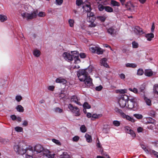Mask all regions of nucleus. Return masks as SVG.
Instances as JSON below:
<instances>
[{
	"mask_svg": "<svg viewBox=\"0 0 158 158\" xmlns=\"http://www.w3.org/2000/svg\"><path fill=\"white\" fill-rule=\"evenodd\" d=\"M77 76L81 81L84 83L85 87H88L93 84L92 80L88 75L86 69H80L77 72Z\"/></svg>",
	"mask_w": 158,
	"mask_h": 158,
	"instance_id": "obj_1",
	"label": "nucleus"
},
{
	"mask_svg": "<svg viewBox=\"0 0 158 158\" xmlns=\"http://www.w3.org/2000/svg\"><path fill=\"white\" fill-rule=\"evenodd\" d=\"M96 19L94 14L93 12L87 13L86 19L87 22L89 23V27H94L97 26V23L95 21Z\"/></svg>",
	"mask_w": 158,
	"mask_h": 158,
	"instance_id": "obj_2",
	"label": "nucleus"
},
{
	"mask_svg": "<svg viewBox=\"0 0 158 158\" xmlns=\"http://www.w3.org/2000/svg\"><path fill=\"white\" fill-rule=\"evenodd\" d=\"M127 106L126 107L130 109H133L134 110H137L138 108V105L135 98H132L129 99L127 102Z\"/></svg>",
	"mask_w": 158,
	"mask_h": 158,
	"instance_id": "obj_3",
	"label": "nucleus"
},
{
	"mask_svg": "<svg viewBox=\"0 0 158 158\" xmlns=\"http://www.w3.org/2000/svg\"><path fill=\"white\" fill-rule=\"evenodd\" d=\"M49 151L47 149H44L40 144H37L35 145L34 148V154H37L40 153L41 155H43L49 153Z\"/></svg>",
	"mask_w": 158,
	"mask_h": 158,
	"instance_id": "obj_4",
	"label": "nucleus"
},
{
	"mask_svg": "<svg viewBox=\"0 0 158 158\" xmlns=\"http://www.w3.org/2000/svg\"><path fill=\"white\" fill-rule=\"evenodd\" d=\"M21 143H19L18 144H15L14 146V149L16 153L20 155H23L26 152L23 146H21Z\"/></svg>",
	"mask_w": 158,
	"mask_h": 158,
	"instance_id": "obj_5",
	"label": "nucleus"
},
{
	"mask_svg": "<svg viewBox=\"0 0 158 158\" xmlns=\"http://www.w3.org/2000/svg\"><path fill=\"white\" fill-rule=\"evenodd\" d=\"M128 99V96L125 94L122 95L118 100L119 106L122 108L126 107L127 102Z\"/></svg>",
	"mask_w": 158,
	"mask_h": 158,
	"instance_id": "obj_6",
	"label": "nucleus"
},
{
	"mask_svg": "<svg viewBox=\"0 0 158 158\" xmlns=\"http://www.w3.org/2000/svg\"><path fill=\"white\" fill-rule=\"evenodd\" d=\"M72 55H71L70 53L67 52H65L63 54V56L64 59L68 61H70L73 60L74 55L73 54H76L77 53V52L76 51H71Z\"/></svg>",
	"mask_w": 158,
	"mask_h": 158,
	"instance_id": "obj_7",
	"label": "nucleus"
},
{
	"mask_svg": "<svg viewBox=\"0 0 158 158\" xmlns=\"http://www.w3.org/2000/svg\"><path fill=\"white\" fill-rule=\"evenodd\" d=\"M68 108L76 116H78L80 115V110L77 107L73 106L72 104H69L68 106Z\"/></svg>",
	"mask_w": 158,
	"mask_h": 158,
	"instance_id": "obj_8",
	"label": "nucleus"
},
{
	"mask_svg": "<svg viewBox=\"0 0 158 158\" xmlns=\"http://www.w3.org/2000/svg\"><path fill=\"white\" fill-rule=\"evenodd\" d=\"M134 31L137 35H141L144 33L142 29L139 26H135L134 28Z\"/></svg>",
	"mask_w": 158,
	"mask_h": 158,
	"instance_id": "obj_9",
	"label": "nucleus"
},
{
	"mask_svg": "<svg viewBox=\"0 0 158 158\" xmlns=\"http://www.w3.org/2000/svg\"><path fill=\"white\" fill-rule=\"evenodd\" d=\"M25 153L27 155H35L34 153L32 147L29 146L28 148L25 149Z\"/></svg>",
	"mask_w": 158,
	"mask_h": 158,
	"instance_id": "obj_10",
	"label": "nucleus"
},
{
	"mask_svg": "<svg viewBox=\"0 0 158 158\" xmlns=\"http://www.w3.org/2000/svg\"><path fill=\"white\" fill-rule=\"evenodd\" d=\"M82 8L84 10L88 13L91 12V8L89 3L84 4L82 6Z\"/></svg>",
	"mask_w": 158,
	"mask_h": 158,
	"instance_id": "obj_11",
	"label": "nucleus"
},
{
	"mask_svg": "<svg viewBox=\"0 0 158 158\" xmlns=\"http://www.w3.org/2000/svg\"><path fill=\"white\" fill-rule=\"evenodd\" d=\"M79 100L80 99L75 95L73 96L71 98V101L72 102H74L79 106H81L82 104L79 102Z\"/></svg>",
	"mask_w": 158,
	"mask_h": 158,
	"instance_id": "obj_12",
	"label": "nucleus"
},
{
	"mask_svg": "<svg viewBox=\"0 0 158 158\" xmlns=\"http://www.w3.org/2000/svg\"><path fill=\"white\" fill-rule=\"evenodd\" d=\"M122 117L124 119L128 120L131 122L134 123L135 122V119L133 118L130 117L128 115H126L124 113L123 114Z\"/></svg>",
	"mask_w": 158,
	"mask_h": 158,
	"instance_id": "obj_13",
	"label": "nucleus"
},
{
	"mask_svg": "<svg viewBox=\"0 0 158 158\" xmlns=\"http://www.w3.org/2000/svg\"><path fill=\"white\" fill-rule=\"evenodd\" d=\"M125 5L127 8L129 10H135L137 9V6H136L135 5L130 2H128Z\"/></svg>",
	"mask_w": 158,
	"mask_h": 158,
	"instance_id": "obj_14",
	"label": "nucleus"
},
{
	"mask_svg": "<svg viewBox=\"0 0 158 158\" xmlns=\"http://www.w3.org/2000/svg\"><path fill=\"white\" fill-rule=\"evenodd\" d=\"M107 32L112 36H114L116 34V31L114 27H110L107 29Z\"/></svg>",
	"mask_w": 158,
	"mask_h": 158,
	"instance_id": "obj_15",
	"label": "nucleus"
},
{
	"mask_svg": "<svg viewBox=\"0 0 158 158\" xmlns=\"http://www.w3.org/2000/svg\"><path fill=\"white\" fill-rule=\"evenodd\" d=\"M56 82L57 83H62L63 84H65L67 82L65 79L61 77L56 78Z\"/></svg>",
	"mask_w": 158,
	"mask_h": 158,
	"instance_id": "obj_16",
	"label": "nucleus"
},
{
	"mask_svg": "<svg viewBox=\"0 0 158 158\" xmlns=\"http://www.w3.org/2000/svg\"><path fill=\"white\" fill-rule=\"evenodd\" d=\"M37 15V14L35 11L31 14L28 13L27 20L35 18L36 17Z\"/></svg>",
	"mask_w": 158,
	"mask_h": 158,
	"instance_id": "obj_17",
	"label": "nucleus"
},
{
	"mask_svg": "<svg viewBox=\"0 0 158 158\" xmlns=\"http://www.w3.org/2000/svg\"><path fill=\"white\" fill-rule=\"evenodd\" d=\"M106 60H107L106 58H103L101 60L100 63L102 65H103L106 68H109V66L106 63Z\"/></svg>",
	"mask_w": 158,
	"mask_h": 158,
	"instance_id": "obj_18",
	"label": "nucleus"
},
{
	"mask_svg": "<svg viewBox=\"0 0 158 158\" xmlns=\"http://www.w3.org/2000/svg\"><path fill=\"white\" fill-rule=\"evenodd\" d=\"M145 37L148 41H150L154 37V35L152 33H148L146 35Z\"/></svg>",
	"mask_w": 158,
	"mask_h": 158,
	"instance_id": "obj_19",
	"label": "nucleus"
},
{
	"mask_svg": "<svg viewBox=\"0 0 158 158\" xmlns=\"http://www.w3.org/2000/svg\"><path fill=\"white\" fill-rule=\"evenodd\" d=\"M33 54L36 57H38L41 54L40 51L37 49H35L33 51Z\"/></svg>",
	"mask_w": 158,
	"mask_h": 158,
	"instance_id": "obj_20",
	"label": "nucleus"
},
{
	"mask_svg": "<svg viewBox=\"0 0 158 158\" xmlns=\"http://www.w3.org/2000/svg\"><path fill=\"white\" fill-rule=\"evenodd\" d=\"M153 73L151 70H146L145 71L144 74L146 76L150 77L152 75Z\"/></svg>",
	"mask_w": 158,
	"mask_h": 158,
	"instance_id": "obj_21",
	"label": "nucleus"
},
{
	"mask_svg": "<svg viewBox=\"0 0 158 158\" xmlns=\"http://www.w3.org/2000/svg\"><path fill=\"white\" fill-rule=\"evenodd\" d=\"M110 4L111 5L113 6H119L120 4L119 2L114 0H111Z\"/></svg>",
	"mask_w": 158,
	"mask_h": 158,
	"instance_id": "obj_22",
	"label": "nucleus"
},
{
	"mask_svg": "<svg viewBox=\"0 0 158 158\" xmlns=\"http://www.w3.org/2000/svg\"><path fill=\"white\" fill-rule=\"evenodd\" d=\"M125 66L127 68H134L137 67V64L135 63H128L125 64Z\"/></svg>",
	"mask_w": 158,
	"mask_h": 158,
	"instance_id": "obj_23",
	"label": "nucleus"
},
{
	"mask_svg": "<svg viewBox=\"0 0 158 158\" xmlns=\"http://www.w3.org/2000/svg\"><path fill=\"white\" fill-rule=\"evenodd\" d=\"M102 116V114H93L92 116L91 119L94 120Z\"/></svg>",
	"mask_w": 158,
	"mask_h": 158,
	"instance_id": "obj_24",
	"label": "nucleus"
},
{
	"mask_svg": "<svg viewBox=\"0 0 158 158\" xmlns=\"http://www.w3.org/2000/svg\"><path fill=\"white\" fill-rule=\"evenodd\" d=\"M153 90L155 94L158 95V84H155L154 85Z\"/></svg>",
	"mask_w": 158,
	"mask_h": 158,
	"instance_id": "obj_25",
	"label": "nucleus"
},
{
	"mask_svg": "<svg viewBox=\"0 0 158 158\" xmlns=\"http://www.w3.org/2000/svg\"><path fill=\"white\" fill-rule=\"evenodd\" d=\"M96 51V53L98 55L102 54L103 52L102 49L98 46L97 48Z\"/></svg>",
	"mask_w": 158,
	"mask_h": 158,
	"instance_id": "obj_26",
	"label": "nucleus"
},
{
	"mask_svg": "<svg viewBox=\"0 0 158 158\" xmlns=\"http://www.w3.org/2000/svg\"><path fill=\"white\" fill-rule=\"evenodd\" d=\"M7 19V17L3 15H0V21L1 22H3Z\"/></svg>",
	"mask_w": 158,
	"mask_h": 158,
	"instance_id": "obj_27",
	"label": "nucleus"
},
{
	"mask_svg": "<svg viewBox=\"0 0 158 158\" xmlns=\"http://www.w3.org/2000/svg\"><path fill=\"white\" fill-rule=\"evenodd\" d=\"M105 10L108 12H112L113 11V9L110 6H105Z\"/></svg>",
	"mask_w": 158,
	"mask_h": 158,
	"instance_id": "obj_28",
	"label": "nucleus"
},
{
	"mask_svg": "<svg viewBox=\"0 0 158 158\" xmlns=\"http://www.w3.org/2000/svg\"><path fill=\"white\" fill-rule=\"evenodd\" d=\"M117 93H119L120 94H124L127 92V90L126 89H121L116 90Z\"/></svg>",
	"mask_w": 158,
	"mask_h": 158,
	"instance_id": "obj_29",
	"label": "nucleus"
},
{
	"mask_svg": "<svg viewBox=\"0 0 158 158\" xmlns=\"http://www.w3.org/2000/svg\"><path fill=\"white\" fill-rule=\"evenodd\" d=\"M147 123H152L153 124V125H154V126H152V128H153L154 127V123L155 122V121L154 119H152L151 118H147Z\"/></svg>",
	"mask_w": 158,
	"mask_h": 158,
	"instance_id": "obj_30",
	"label": "nucleus"
},
{
	"mask_svg": "<svg viewBox=\"0 0 158 158\" xmlns=\"http://www.w3.org/2000/svg\"><path fill=\"white\" fill-rule=\"evenodd\" d=\"M85 137L86 139V141L88 142H90L92 141V138L90 135L87 134H86L85 135Z\"/></svg>",
	"mask_w": 158,
	"mask_h": 158,
	"instance_id": "obj_31",
	"label": "nucleus"
},
{
	"mask_svg": "<svg viewBox=\"0 0 158 158\" xmlns=\"http://www.w3.org/2000/svg\"><path fill=\"white\" fill-rule=\"evenodd\" d=\"M73 59H74V63L75 64H78L80 63L81 62L78 56H74V57H73Z\"/></svg>",
	"mask_w": 158,
	"mask_h": 158,
	"instance_id": "obj_32",
	"label": "nucleus"
},
{
	"mask_svg": "<svg viewBox=\"0 0 158 158\" xmlns=\"http://www.w3.org/2000/svg\"><path fill=\"white\" fill-rule=\"evenodd\" d=\"M16 109L19 112H23L24 111L23 108L21 105H18L16 107Z\"/></svg>",
	"mask_w": 158,
	"mask_h": 158,
	"instance_id": "obj_33",
	"label": "nucleus"
},
{
	"mask_svg": "<svg viewBox=\"0 0 158 158\" xmlns=\"http://www.w3.org/2000/svg\"><path fill=\"white\" fill-rule=\"evenodd\" d=\"M102 4H99L98 6V10L100 11H102L104 9L105 10V6H104L103 5H104L103 4L101 3Z\"/></svg>",
	"mask_w": 158,
	"mask_h": 158,
	"instance_id": "obj_34",
	"label": "nucleus"
},
{
	"mask_svg": "<svg viewBox=\"0 0 158 158\" xmlns=\"http://www.w3.org/2000/svg\"><path fill=\"white\" fill-rule=\"evenodd\" d=\"M144 100L146 104L150 106L151 105V101L148 98H147L145 97L144 98Z\"/></svg>",
	"mask_w": 158,
	"mask_h": 158,
	"instance_id": "obj_35",
	"label": "nucleus"
},
{
	"mask_svg": "<svg viewBox=\"0 0 158 158\" xmlns=\"http://www.w3.org/2000/svg\"><path fill=\"white\" fill-rule=\"evenodd\" d=\"M133 115L135 118L138 119H141L143 118V115L140 114H134Z\"/></svg>",
	"mask_w": 158,
	"mask_h": 158,
	"instance_id": "obj_36",
	"label": "nucleus"
},
{
	"mask_svg": "<svg viewBox=\"0 0 158 158\" xmlns=\"http://www.w3.org/2000/svg\"><path fill=\"white\" fill-rule=\"evenodd\" d=\"M114 110L116 112L119 114L120 115L122 116L123 114L124 113L122 110L119 109L117 108H116L114 109Z\"/></svg>",
	"mask_w": 158,
	"mask_h": 158,
	"instance_id": "obj_37",
	"label": "nucleus"
},
{
	"mask_svg": "<svg viewBox=\"0 0 158 158\" xmlns=\"http://www.w3.org/2000/svg\"><path fill=\"white\" fill-rule=\"evenodd\" d=\"M80 129L81 132L83 133L87 131L86 128L84 125H81Z\"/></svg>",
	"mask_w": 158,
	"mask_h": 158,
	"instance_id": "obj_38",
	"label": "nucleus"
},
{
	"mask_svg": "<svg viewBox=\"0 0 158 158\" xmlns=\"http://www.w3.org/2000/svg\"><path fill=\"white\" fill-rule=\"evenodd\" d=\"M98 3H101L103 4L104 5H106L107 2L105 0H96Z\"/></svg>",
	"mask_w": 158,
	"mask_h": 158,
	"instance_id": "obj_39",
	"label": "nucleus"
},
{
	"mask_svg": "<svg viewBox=\"0 0 158 158\" xmlns=\"http://www.w3.org/2000/svg\"><path fill=\"white\" fill-rule=\"evenodd\" d=\"M113 124L116 127H118L120 124V123L118 120H114L113 121Z\"/></svg>",
	"mask_w": 158,
	"mask_h": 158,
	"instance_id": "obj_40",
	"label": "nucleus"
},
{
	"mask_svg": "<svg viewBox=\"0 0 158 158\" xmlns=\"http://www.w3.org/2000/svg\"><path fill=\"white\" fill-rule=\"evenodd\" d=\"M144 73V71L143 69H139L137 71V74L138 75L141 76Z\"/></svg>",
	"mask_w": 158,
	"mask_h": 158,
	"instance_id": "obj_41",
	"label": "nucleus"
},
{
	"mask_svg": "<svg viewBox=\"0 0 158 158\" xmlns=\"http://www.w3.org/2000/svg\"><path fill=\"white\" fill-rule=\"evenodd\" d=\"M69 23V26L70 27H73L74 26V21L73 19H69L68 21Z\"/></svg>",
	"mask_w": 158,
	"mask_h": 158,
	"instance_id": "obj_42",
	"label": "nucleus"
},
{
	"mask_svg": "<svg viewBox=\"0 0 158 158\" xmlns=\"http://www.w3.org/2000/svg\"><path fill=\"white\" fill-rule=\"evenodd\" d=\"M83 107L85 108H87L88 109H90L91 108L90 105L86 102H85L83 105Z\"/></svg>",
	"mask_w": 158,
	"mask_h": 158,
	"instance_id": "obj_43",
	"label": "nucleus"
},
{
	"mask_svg": "<svg viewBox=\"0 0 158 158\" xmlns=\"http://www.w3.org/2000/svg\"><path fill=\"white\" fill-rule=\"evenodd\" d=\"M52 141L53 143H55L57 145H60L61 144L59 140L57 139H52Z\"/></svg>",
	"mask_w": 158,
	"mask_h": 158,
	"instance_id": "obj_44",
	"label": "nucleus"
},
{
	"mask_svg": "<svg viewBox=\"0 0 158 158\" xmlns=\"http://www.w3.org/2000/svg\"><path fill=\"white\" fill-rule=\"evenodd\" d=\"M15 130L18 132H21L23 131V129L22 127H16L15 128Z\"/></svg>",
	"mask_w": 158,
	"mask_h": 158,
	"instance_id": "obj_45",
	"label": "nucleus"
},
{
	"mask_svg": "<svg viewBox=\"0 0 158 158\" xmlns=\"http://www.w3.org/2000/svg\"><path fill=\"white\" fill-rule=\"evenodd\" d=\"M21 15L23 19L26 18L27 20L28 13L27 12L23 13L21 14Z\"/></svg>",
	"mask_w": 158,
	"mask_h": 158,
	"instance_id": "obj_46",
	"label": "nucleus"
},
{
	"mask_svg": "<svg viewBox=\"0 0 158 158\" xmlns=\"http://www.w3.org/2000/svg\"><path fill=\"white\" fill-rule=\"evenodd\" d=\"M150 153H152L154 155H155L156 157L158 158V152L155 151L154 150H151L150 151Z\"/></svg>",
	"mask_w": 158,
	"mask_h": 158,
	"instance_id": "obj_47",
	"label": "nucleus"
},
{
	"mask_svg": "<svg viewBox=\"0 0 158 158\" xmlns=\"http://www.w3.org/2000/svg\"><path fill=\"white\" fill-rule=\"evenodd\" d=\"M148 114L152 117H154L155 115V112L153 110H151L148 112Z\"/></svg>",
	"mask_w": 158,
	"mask_h": 158,
	"instance_id": "obj_48",
	"label": "nucleus"
},
{
	"mask_svg": "<svg viewBox=\"0 0 158 158\" xmlns=\"http://www.w3.org/2000/svg\"><path fill=\"white\" fill-rule=\"evenodd\" d=\"M55 111L56 112L62 113L63 112L62 109L59 107H56L55 109Z\"/></svg>",
	"mask_w": 158,
	"mask_h": 158,
	"instance_id": "obj_49",
	"label": "nucleus"
},
{
	"mask_svg": "<svg viewBox=\"0 0 158 158\" xmlns=\"http://www.w3.org/2000/svg\"><path fill=\"white\" fill-rule=\"evenodd\" d=\"M97 46H94L90 47L89 50L92 52L95 53L96 52Z\"/></svg>",
	"mask_w": 158,
	"mask_h": 158,
	"instance_id": "obj_50",
	"label": "nucleus"
},
{
	"mask_svg": "<svg viewBox=\"0 0 158 158\" xmlns=\"http://www.w3.org/2000/svg\"><path fill=\"white\" fill-rule=\"evenodd\" d=\"M130 91L132 92L135 93H137L138 92V90L136 88H134L133 89L131 88H129L128 89Z\"/></svg>",
	"mask_w": 158,
	"mask_h": 158,
	"instance_id": "obj_51",
	"label": "nucleus"
},
{
	"mask_svg": "<svg viewBox=\"0 0 158 158\" xmlns=\"http://www.w3.org/2000/svg\"><path fill=\"white\" fill-rule=\"evenodd\" d=\"M132 46L133 48H136L138 47V44L135 41H133L132 43Z\"/></svg>",
	"mask_w": 158,
	"mask_h": 158,
	"instance_id": "obj_52",
	"label": "nucleus"
},
{
	"mask_svg": "<svg viewBox=\"0 0 158 158\" xmlns=\"http://www.w3.org/2000/svg\"><path fill=\"white\" fill-rule=\"evenodd\" d=\"M80 139L79 136H75L73 138V141L74 142L78 141Z\"/></svg>",
	"mask_w": 158,
	"mask_h": 158,
	"instance_id": "obj_53",
	"label": "nucleus"
},
{
	"mask_svg": "<svg viewBox=\"0 0 158 158\" xmlns=\"http://www.w3.org/2000/svg\"><path fill=\"white\" fill-rule=\"evenodd\" d=\"M36 155H29L26 154L25 157V158H33V157H37Z\"/></svg>",
	"mask_w": 158,
	"mask_h": 158,
	"instance_id": "obj_54",
	"label": "nucleus"
},
{
	"mask_svg": "<svg viewBox=\"0 0 158 158\" xmlns=\"http://www.w3.org/2000/svg\"><path fill=\"white\" fill-rule=\"evenodd\" d=\"M131 135L133 137H135L136 135L134 131L131 130V131L128 133Z\"/></svg>",
	"mask_w": 158,
	"mask_h": 158,
	"instance_id": "obj_55",
	"label": "nucleus"
},
{
	"mask_svg": "<svg viewBox=\"0 0 158 158\" xmlns=\"http://www.w3.org/2000/svg\"><path fill=\"white\" fill-rule=\"evenodd\" d=\"M15 99L18 102H20L22 99V97L21 96L17 95L15 97Z\"/></svg>",
	"mask_w": 158,
	"mask_h": 158,
	"instance_id": "obj_56",
	"label": "nucleus"
},
{
	"mask_svg": "<svg viewBox=\"0 0 158 158\" xmlns=\"http://www.w3.org/2000/svg\"><path fill=\"white\" fill-rule=\"evenodd\" d=\"M38 15L40 17H44L45 15V13L43 12H40L38 14Z\"/></svg>",
	"mask_w": 158,
	"mask_h": 158,
	"instance_id": "obj_57",
	"label": "nucleus"
},
{
	"mask_svg": "<svg viewBox=\"0 0 158 158\" xmlns=\"http://www.w3.org/2000/svg\"><path fill=\"white\" fill-rule=\"evenodd\" d=\"M131 130L129 127L126 126L125 127V131L127 133H128Z\"/></svg>",
	"mask_w": 158,
	"mask_h": 158,
	"instance_id": "obj_58",
	"label": "nucleus"
},
{
	"mask_svg": "<svg viewBox=\"0 0 158 158\" xmlns=\"http://www.w3.org/2000/svg\"><path fill=\"white\" fill-rule=\"evenodd\" d=\"M119 76L122 79L124 80L126 77L125 75L124 74L122 73L119 74Z\"/></svg>",
	"mask_w": 158,
	"mask_h": 158,
	"instance_id": "obj_59",
	"label": "nucleus"
},
{
	"mask_svg": "<svg viewBox=\"0 0 158 158\" xmlns=\"http://www.w3.org/2000/svg\"><path fill=\"white\" fill-rule=\"evenodd\" d=\"M83 1L81 0H77L76 3L78 6H80L82 3Z\"/></svg>",
	"mask_w": 158,
	"mask_h": 158,
	"instance_id": "obj_60",
	"label": "nucleus"
},
{
	"mask_svg": "<svg viewBox=\"0 0 158 158\" xmlns=\"http://www.w3.org/2000/svg\"><path fill=\"white\" fill-rule=\"evenodd\" d=\"M102 86L101 85H100L99 86L96 87L95 89L97 91H100L102 89Z\"/></svg>",
	"mask_w": 158,
	"mask_h": 158,
	"instance_id": "obj_61",
	"label": "nucleus"
},
{
	"mask_svg": "<svg viewBox=\"0 0 158 158\" xmlns=\"http://www.w3.org/2000/svg\"><path fill=\"white\" fill-rule=\"evenodd\" d=\"M56 2L57 4L58 5H61L63 2V0H56Z\"/></svg>",
	"mask_w": 158,
	"mask_h": 158,
	"instance_id": "obj_62",
	"label": "nucleus"
},
{
	"mask_svg": "<svg viewBox=\"0 0 158 158\" xmlns=\"http://www.w3.org/2000/svg\"><path fill=\"white\" fill-rule=\"evenodd\" d=\"M55 87L54 86H50L48 88V89L50 91H53L54 90Z\"/></svg>",
	"mask_w": 158,
	"mask_h": 158,
	"instance_id": "obj_63",
	"label": "nucleus"
},
{
	"mask_svg": "<svg viewBox=\"0 0 158 158\" xmlns=\"http://www.w3.org/2000/svg\"><path fill=\"white\" fill-rule=\"evenodd\" d=\"M99 19L102 22H104L106 20V18L103 16H100L99 17Z\"/></svg>",
	"mask_w": 158,
	"mask_h": 158,
	"instance_id": "obj_64",
	"label": "nucleus"
}]
</instances>
